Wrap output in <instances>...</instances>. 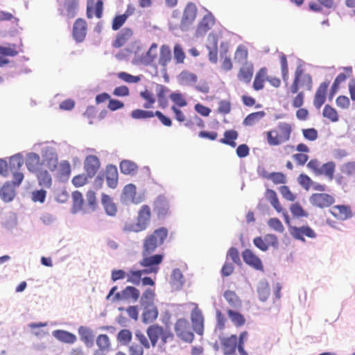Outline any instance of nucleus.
Masks as SVG:
<instances>
[{
    "mask_svg": "<svg viewBox=\"0 0 355 355\" xmlns=\"http://www.w3.org/2000/svg\"><path fill=\"white\" fill-rule=\"evenodd\" d=\"M248 337L247 331H242L239 336L232 334L229 336L220 337V347L224 355H235L236 349L240 355H248L245 350V342Z\"/></svg>",
    "mask_w": 355,
    "mask_h": 355,
    "instance_id": "f257e3e1",
    "label": "nucleus"
},
{
    "mask_svg": "<svg viewBox=\"0 0 355 355\" xmlns=\"http://www.w3.org/2000/svg\"><path fill=\"white\" fill-rule=\"evenodd\" d=\"M293 132L290 123L279 122L273 128L265 132L267 143L270 146H277L288 142Z\"/></svg>",
    "mask_w": 355,
    "mask_h": 355,
    "instance_id": "f03ea898",
    "label": "nucleus"
},
{
    "mask_svg": "<svg viewBox=\"0 0 355 355\" xmlns=\"http://www.w3.org/2000/svg\"><path fill=\"white\" fill-rule=\"evenodd\" d=\"M168 234L166 227H159L147 234L143 240L141 254H152L162 245Z\"/></svg>",
    "mask_w": 355,
    "mask_h": 355,
    "instance_id": "7ed1b4c3",
    "label": "nucleus"
},
{
    "mask_svg": "<svg viewBox=\"0 0 355 355\" xmlns=\"http://www.w3.org/2000/svg\"><path fill=\"white\" fill-rule=\"evenodd\" d=\"M151 218L150 207L147 205H142L138 211L135 223H125L123 231L125 232H139L147 229Z\"/></svg>",
    "mask_w": 355,
    "mask_h": 355,
    "instance_id": "20e7f679",
    "label": "nucleus"
},
{
    "mask_svg": "<svg viewBox=\"0 0 355 355\" xmlns=\"http://www.w3.org/2000/svg\"><path fill=\"white\" fill-rule=\"evenodd\" d=\"M312 87L311 76L305 73L301 66L297 67L295 71L294 80L290 87L289 92L292 94H297L300 88L305 91H310Z\"/></svg>",
    "mask_w": 355,
    "mask_h": 355,
    "instance_id": "39448f33",
    "label": "nucleus"
},
{
    "mask_svg": "<svg viewBox=\"0 0 355 355\" xmlns=\"http://www.w3.org/2000/svg\"><path fill=\"white\" fill-rule=\"evenodd\" d=\"M146 334L153 347L157 345L159 338L161 339L162 345L171 342L174 339V335L170 330H165L163 327L157 324L149 326Z\"/></svg>",
    "mask_w": 355,
    "mask_h": 355,
    "instance_id": "423d86ee",
    "label": "nucleus"
},
{
    "mask_svg": "<svg viewBox=\"0 0 355 355\" xmlns=\"http://www.w3.org/2000/svg\"><path fill=\"white\" fill-rule=\"evenodd\" d=\"M174 331L176 336L185 343H191L194 340V334L191 331L190 323L185 318L177 320L174 324Z\"/></svg>",
    "mask_w": 355,
    "mask_h": 355,
    "instance_id": "0eeeda50",
    "label": "nucleus"
},
{
    "mask_svg": "<svg viewBox=\"0 0 355 355\" xmlns=\"http://www.w3.org/2000/svg\"><path fill=\"white\" fill-rule=\"evenodd\" d=\"M164 255L161 254H142V259L139 261L140 266L147 268V273H157L159 269V266L162 263Z\"/></svg>",
    "mask_w": 355,
    "mask_h": 355,
    "instance_id": "6e6552de",
    "label": "nucleus"
},
{
    "mask_svg": "<svg viewBox=\"0 0 355 355\" xmlns=\"http://www.w3.org/2000/svg\"><path fill=\"white\" fill-rule=\"evenodd\" d=\"M309 201L313 207L324 209L331 207L335 202V198L327 193H315L310 196Z\"/></svg>",
    "mask_w": 355,
    "mask_h": 355,
    "instance_id": "1a4fd4ad",
    "label": "nucleus"
},
{
    "mask_svg": "<svg viewBox=\"0 0 355 355\" xmlns=\"http://www.w3.org/2000/svg\"><path fill=\"white\" fill-rule=\"evenodd\" d=\"M197 15V7L195 3L189 2L187 4L183 16L180 22V27L182 31H187L193 23Z\"/></svg>",
    "mask_w": 355,
    "mask_h": 355,
    "instance_id": "9d476101",
    "label": "nucleus"
},
{
    "mask_svg": "<svg viewBox=\"0 0 355 355\" xmlns=\"http://www.w3.org/2000/svg\"><path fill=\"white\" fill-rule=\"evenodd\" d=\"M191 320L195 332L202 336L204 333V317L202 311L196 306L191 313Z\"/></svg>",
    "mask_w": 355,
    "mask_h": 355,
    "instance_id": "9b49d317",
    "label": "nucleus"
},
{
    "mask_svg": "<svg viewBox=\"0 0 355 355\" xmlns=\"http://www.w3.org/2000/svg\"><path fill=\"white\" fill-rule=\"evenodd\" d=\"M87 24L86 21L82 18H78L73 26L72 35L76 42H82L87 35Z\"/></svg>",
    "mask_w": 355,
    "mask_h": 355,
    "instance_id": "f8f14e48",
    "label": "nucleus"
},
{
    "mask_svg": "<svg viewBox=\"0 0 355 355\" xmlns=\"http://www.w3.org/2000/svg\"><path fill=\"white\" fill-rule=\"evenodd\" d=\"M290 234L296 239L304 241V236L313 239L316 237V234L309 226H302L300 227L290 226Z\"/></svg>",
    "mask_w": 355,
    "mask_h": 355,
    "instance_id": "ddd939ff",
    "label": "nucleus"
},
{
    "mask_svg": "<svg viewBox=\"0 0 355 355\" xmlns=\"http://www.w3.org/2000/svg\"><path fill=\"white\" fill-rule=\"evenodd\" d=\"M153 210L159 218H164L169 214L168 200L164 196H158L153 202Z\"/></svg>",
    "mask_w": 355,
    "mask_h": 355,
    "instance_id": "4468645a",
    "label": "nucleus"
},
{
    "mask_svg": "<svg viewBox=\"0 0 355 355\" xmlns=\"http://www.w3.org/2000/svg\"><path fill=\"white\" fill-rule=\"evenodd\" d=\"M330 214L338 220H345L352 216L351 207L348 205H338L331 207Z\"/></svg>",
    "mask_w": 355,
    "mask_h": 355,
    "instance_id": "2eb2a0df",
    "label": "nucleus"
},
{
    "mask_svg": "<svg viewBox=\"0 0 355 355\" xmlns=\"http://www.w3.org/2000/svg\"><path fill=\"white\" fill-rule=\"evenodd\" d=\"M244 262L257 270H263L261 259L250 249H245L242 252Z\"/></svg>",
    "mask_w": 355,
    "mask_h": 355,
    "instance_id": "dca6fc26",
    "label": "nucleus"
},
{
    "mask_svg": "<svg viewBox=\"0 0 355 355\" xmlns=\"http://www.w3.org/2000/svg\"><path fill=\"white\" fill-rule=\"evenodd\" d=\"M214 23L215 19L211 13L205 15L198 25L196 36L198 37L204 36L214 26Z\"/></svg>",
    "mask_w": 355,
    "mask_h": 355,
    "instance_id": "f3484780",
    "label": "nucleus"
},
{
    "mask_svg": "<svg viewBox=\"0 0 355 355\" xmlns=\"http://www.w3.org/2000/svg\"><path fill=\"white\" fill-rule=\"evenodd\" d=\"M101 164L98 158L95 155H88L84 162V168L89 178H93L100 168Z\"/></svg>",
    "mask_w": 355,
    "mask_h": 355,
    "instance_id": "a211bd4d",
    "label": "nucleus"
},
{
    "mask_svg": "<svg viewBox=\"0 0 355 355\" xmlns=\"http://www.w3.org/2000/svg\"><path fill=\"white\" fill-rule=\"evenodd\" d=\"M329 85V82L324 81L318 87L313 98V105L317 109H320L325 103Z\"/></svg>",
    "mask_w": 355,
    "mask_h": 355,
    "instance_id": "6ab92c4d",
    "label": "nucleus"
},
{
    "mask_svg": "<svg viewBox=\"0 0 355 355\" xmlns=\"http://www.w3.org/2000/svg\"><path fill=\"white\" fill-rule=\"evenodd\" d=\"M296 150L299 153L294 154L293 159L297 164L304 166L309 159V157L307 154L310 152V149L305 144L300 143L296 146Z\"/></svg>",
    "mask_w": 355,
    "mask_h": 355,
    "instance_id": "aec40b11",
    "label": "nucleus"
},
{
    "mask_svg": "<svg viewBox=\"0 0 355 355\" xmlns=\"http://www.w3.org/2000/svg\"><path fill=\"white\" fill-rule=\"evenodd\" d=\"M137 188L133 184L125 185L122 192V199L125 202H130L133 204H139L141 200L137 198Z\"/></svg>",
    "mask_w": 355,
    "mask_h": 355,
    "instance_id": "412c9836",
    "label": "nucleus"
},
{
    "mask_svg": "<svg viewBox=\"0 0 355 355\" xmlns=\"http://www.w3.org/2000/svg\"><path fill=\"white\" fill-rule=\"evenodd\" d=\"M133 35V31L130 28H123L116 37L113 46L120 48L124 46Z\"/></svg>",
    "mask_w": 355,
    "mask_h": 355,
    "instance_id": "4be33fe9",
    "label": "nucleus"
},
{
    "mask_svg": "<svg viewBox=\"0 0 355 355\" xmlns=\"http://www.w3.org/2000/svg\"><path fill=\"white\" fill-rule=\"evenodd\" d=\"M52 335L59 341L67 343L73 344L77 340V337L75 334L62 329L54 330Z\"/></svg>",
    "mask_w": 355,
    "mask_h": 355,
    "instance_id": "5701e85b",
    "label": "nucleus"
},
{
    "mask_svg": "<svg viewBox=\"0 0 355 355\" xmlns=\"http://www.w3.org/2000/svg\"><path fill=\"white\" fill-rule=\"evenodd\" d=\"M105 178L107 186L112 189L116 187L118 184V171L114 165H109L106 167Z\"/></svg>",
    "mask_w": 355,
    "mask_h": 355,
    "instance_id": "b1692460",
    "label": "nucleus"
},
{
    "mask_svg": "<svg viewBox=\"0 0 355 355\" xmlns=\"http://www.w3.org/2000/svg\"><path fill=\"white\" fill-rule=\"evenodd\" d=\"M142 320L144 323H151L158 317V309L155 305L144 306Z\"/></svg>",
    "mask_w": 355,
    "mask_h": 355,
    "instance_id": "393cba45",
    "label": "nucleus"
},
{
    "mask_svg": "<svg viewBox=\"0 0 355 355\" xmlns=\"http://www.w3.org/2000/svg\"><path fill=\"white\" fill-rule=\"evenodd\" d=\"M254 73L253 65L250 63H245L239 70L238 73V78L245 82L250 83Z\"/></svg>",
    "mask_w": 355,
    "mask_h": 355,
    "instance_id": "a878e982",
    "label": "nucleus"
},
{
    "mask_svg": "<svg viewBox=\"0 0 355 355\" xmlns=\"http://www.w3.org/2000/svg\"><path fill=\"white\" fill-rule=\"evenodd\" d=\"M101 203L107 215L111 216L116 215L117 212V207L110 196L105 193H103L101 196Z\"/></svg>",
    "mask_w": 355,
    "mask_h": 355,
    "instance_id": "bb28decb",
    "label": "nucleus"
},
{
    "mask_svg": "<svg viewBox=\"0 0 355 355\" xmlns=\"http://www.w3.org/2000/svg\"><path fill=\"white\" fill-rule=\"evenodd\" d=\"M71 173V165L68 161L61 162L57 166V176L61 181H66Z\"/></svg>",
    "mask_w": 355,
    "mask_h": 355,
    "instance_id": "cd10ccee",
    "label": "nucleus"
},
{
    "mask_svg": "<svg viewBox=\"0 0 355 355\" xmlns=\"http://www.w3.org/2000/svg\"><path fill=\"white\" fill-rule=\"evenodd\" d=\"M264 196L278 213L283 211V208L279 202L277 195L274 190L267 189L265 191Z\"/></svg>",
    "mask_w": 355,
    "mask_h": 355,
    "instance_id": "c85d7f7f",
    "label": "nucleus"
},
{
    "mask_svg": "<svg viewBox=\"0 0 355 355\" xmlns=\"http://www.w3.org/2000/svg\"><path fill=\"white\" fill-rule=\"evenodd\" d=\"M227 314L235 327H241L245 324L246 320L244 315L239 311L228 309L227 311Z\"/></svg>",
    "mask_w": 355,
    "mask_h": 355,
    "instance_id": "c756f323",
    "label": "nucleus"
},
{
    "mask_svg": "<svg viewBox=\"0 0 355 355\" xmlns=\"http://www.w3.org/2000/svg\"><path fill=\"white\" fill-rule=\"evenodd\" d=\"M120 170L123 174L133 175L138 171V166L132 161L123 160L120 163Z\"/></svg>",
    "mask_w": 355,
    "mask_h": 355,
    "instance_id": "7c9ffc66",
    "label": "nucleus"
},
{
    "mask_svg": "<svg viewBox=\"0 0 355 355\" xmlns=\"http://www.w3.org/2000/svg\"><path fill=\"white\" fill-rule=\"evenodd\" d=\"M267 69L263 67L259 70L256 73L254 82L253 88L254 90L259 91L264 87V83L266 80Z\"/></svg>",
    "mask_w": 355,
    "mask_h": 355,
    "instance_id": "2f4dec72",
    "label": "nucleus"
},
{
    "mask_svg": "<svg viewBox=\"0 0 355 355\" xmlns=\"http://www.w3.org/2000/svg\"><path fill=\"white\" fill-rule=\"evenodd\" d=\"M223 296L232 308L239 309L241 306V300L234 291H226Z\"/></svg>",
    "mask_w": 355,
    "mask_h": 355,
    "instance_id": "473e14b6",
    "label": "nucleus"
},
{
    "mask_svg": "<svg viewBox=\"0 0 355 355\" xmlns=\"http://www.w3.org/2000/svg\"><path fill=\"white\" fill-rule=\"evenodd\" d=\"M239 134L237 131L234 130H228L224 132V137L220 139L219 141L223 144L230 146L232 148L236 147Z\"/></svg>",
    "mask_w": 355,
    "mask_h": 355,
    "instance_id": "72a5a7b5",
    "label": "nucleus"
},
{
    "mask_svg": "<svg viewBox=\"0 0 355 355\" xmlns=\"http://www.w3.org/2000/svg\"><path fill=\"white\" fill-rule=\"evenodd\" d=\"M26 165L31 172H37L40 165V156L34 153L28 154L26 160Z\"/></svg>",
    "mask_w": 355,
    "mask_h": 355,
    "instance_id": "f704fd0d",
    "label": "nucleus"
},
{
    "mask_svg": "<svg viewBox=\"0 0 355 355\" xmlns=\"http://www.w3.org/2000/svg\"><path fill=\"white\" fill-rule=\"evenodd\" d=\"M78 334L80 340L87 345L91 346L94 342V334L92 331L87 327L81 326L78 328Z\"/></svg>",
    "mask_w": 355,
    "mask_h": 355,
    "instance_id": "c9c22d12",
    "label": "nucleus"
},
{
    "mask_svg": "<svg viewBox=\"0 0 355 355\" xmlns=\"http://www.w3.org/2000/svg\"><path fill=\"white\" fill-rule=\"evenodd\" d=\"M36 176L40 186L46 189L51 187L52 178L47 171H38Z\"/></svg>",
    "mask_w": 355,
    "mask_h": 355,
    "instance_id": "e433bc0d",
    "label": "nucleus"
},
{
    "mask_svg": "<svg viewBox=\"0 0 355 355\" xmlns=\"http://www.w3.org/2000/svg\"><path fill=\"white\" fill-rule=\"evenodd\" d=\"M169 89L164 85H157L156 87V96L159 105L162 107H165L167 104L166 95Z\"/></svg>",
    "mask_w": 355,
    "mask_h": 355,
    "instance_id": "4c0bfd02",
    "label": "nucleus"
},
{
    "mask_svg": "<svg viewBox=\"0 0 355 355\" xmlns=\"http://www.w3.org/2000/svg\"><path fill=\"white\" fill-rule=\"evenodd\" d=\"M171 60V51L168 45L164 44L160 47L159 63L166 67Z\"/></svg>",
    "mask_w": 355,
    "mask_h": 355,
    "instance_id": "58836bf2",
    "label": "nucleus"
},
{
    "mask_svg": "<svg viewBox=\"0 0 355 355\" xmlns=\"http://www.w3.org/2000/svg\"><path fill=\"white\" fill-rule=\"evenodd\" d=\"M140 96L145 101V103L143 105V107L145 109H150L153 107V105L156 101V98L151 91L146 89L144 91L140 92Z\"/></svg>",
    "mask_w": 355,
    "mask_h": 355,
    "instance_id": "ea45409f",
    "label": "nucleus"
},
{
    "mask_svg": "<svg viewBox=\"0 0 355 355\" xmlns=\"http://www.w3.org/2000/svg\"><path fill=\"white\" fill-rule=\"evenodd\" d=\"M208 40L211 42L212 50L209 51V60L213 63L217 62V53H218V40L215 34L210 33L208 36Z\"/></svg>",
    "mask_w": 355,
    "mask_h": 355,
    "instance_id": "a19ab883",
    "label": "nucleus"
},
{
    "mask_svg": "<svg viewBox=\"0 0 355 355\" xmlns=\"http://www.w3.org/2000/svg\"><path fill=\"white\" fill-rule=\"evenodd\" d=\"M15 196V191L12 185L6 184L1 189L0 196L3 201L10 202L13 200Z\"/></svg>",
    "mask_w": 355,
    "mask_h": 355,
    "instance_id": "79ce46f5",
    "label": "nucleus"
},
{
    "mask_svg": "<svg viewBox=\"0 0 355 355\" xmlns=\"http://www.w3.org/2000/svg\"><path fill=\"white\" fill-rule=\"evenodd\" d=\"M179 79L181 84L185 85H193L198 81L197 76L189 71H182L179 76Z\"/></svg>",
    "mask_w": 355,
    "mask_h": 355,
    "instance_id": "37998d69",
    "label": "nucleus"
},
{
    "mask_svg": "<svg viewBox=\"0 0 355 355\" xmlns=\"http://www.w3.org/2000/svg\"><path fill=\"white\" fill-rule=\"evenodd\" d=\"M322 115L330 121L335 123L338 121L339 115L336 110L329 105H326L322 111Z\"/></svg>",
    "mask_w": 355,
    "mask_h": 355,
    "instance_id": "c03bdc74",
    "label": "nucleus"
},
{
    "mask_svg": "<svg viewBox=\"0 0 355 355\" xmlns=\"http://www.w3.org/2000/svg\"><path fill=\"white\" fill-rule=\"evenodd\" d=\"M336 165L333 162L324 164L319 171V175H324L329 180H332L334 176Z\"/></svg>",
    "mask_w": 355,
    "mask_h": 355,
    "instance_id": "a18cd8bd",
    "label": "nucleus"
},
{
    "mask_svg": "<svg viewBox=\"0 0 355 355\" xmlns=\"http://www.w3.org/2000/svg\"><path fill=\"white\" fill-rule=\"evenodd\" d=\"M78 5V0H64V8L66 10V15L69 18H73L76 15V10Z\"/></svg>",
    "mask_w": 355,
    "mask_h": 355,
    "instance_id": "49530a36",
    "label": "nucleus"
},
{
    "mask_svg": "<svg viewBox=\"0 0 355 355\" xmlns=\"http://www.w3.org/2000/svg\"><path fill=\"white\" fill-rule=\"evenodd\" d=\"M146 273H147L146 270H130L129 273L127 274V282L135 285H139L140 284L142 275Z\"/></svg>",
    "mask_w": 355,
    "mask_h": 355,
    "instance_id": "de8ad7c7",
    "label": "nucleus"
},
{
    "mask_svg": "<svg viewBox=\"0 0 355 355\" xmlns=\"http://www.w3.org/2000/svg\"><path fill=\"white\" fill-rule=\"evenodd\" d=\"M155 297V291L151 288L146 289L141 297V305L150 306L154 304V298Z\"/></svg>",
    "mask_w": 355,
    "mask_h": 355,
    "instance_id": "09e8293b",
    "label": "nucleus"
},
{
    "mask_svg": "<svg viewBox=\"0 0 355 355\" xmlns=\"http://www.w3.org/2000/svg\"><path fill=\"white\" fill-rule=\"evenodd\" d=\"M155 112L151 110H144L136 109L132 111L130 115L135 119H146L154 117Z\"/></svg>",
    "mask_w": 355,
    "mask_h": 355,
    "instance_id": "8fccbe9b",
    "label": "nucleus"
},
{
    "mask_svg": "<svg viewBox=\"0 0 355 355\" xmlns=\"http://www.w3.org/2000/svg\"><path fill=\"white\" fill-rule=\"evenodd\" d=\"M8 164L10 172L17 171L23 166L24 159L20 155H15L10 157Z\"/></svg>",
    "mask_w": 355,
    "mask_h": 355,
    "instance_id": "3c124183",
    "label": "nucleus"
},
{
    "mask_svg": "<svg viewBox=\"0 0 355 355\" xmlns=\"http://www.w3.org/2000/svg\"><path fill=\"white\" fill-rule=\"evenodd\" d=\"M248 51L246 48L242 45L237 47L234 53V60L239 63H247Z\"/></svg>",
    "mask_w": 355,
    "mask_h": 355,
    "instance_id": "603ef678",
    "label": "nucleus"
},
{
    "mask_svg": "<svg viewBox=\"0 0 355 355\" xmlns=\"http://www.w3.org/2000/svg\"><path fill=\"white\" fill-rule=\"evenodd\" d=\"M123 295H125L126 300L132 299L137 301L139 297L140 292L135 287L128 286L123 290Z\"/></svg>",
    "mask_w": 355,
    "mask_h": 355,
    "instance_id": "864d4df0",
    "label": "nucleus"
},
{
    "mask_svg": "<svg viewBox=\"0 0 355 355\" xmlns=\"http://www.w3.org/2000/svg\"><path fill=\"white\" fill-rule=\"evenodd\" d=\"M264 112L262 111L253 112L248 115L243 121V124L245 125H253L258 121L262 119L264 116Z\"/></svg>",
    "mask_w": 355,
    "mask_h": 355,
    "instance_id": "5fc2aeb1",
    "label": "nucleus"
},
{
    "mask_svg": "<svg viewBox=\"0 0 355 355\" xmlns=\"http://www.w3.org/2000/svg\"><path fill=\"white\" fill-rule=\"evenodd\" d=\"M132 337V332L129 329H124L119 332L117 340L121 344L127 345L130 343Z\"/></svg>",
    "mask_w": 355,
    "mask_h": 355,
    "instance_id": "6e6d98bb",
    "label": "nucleus"
},
{
    "mask_svg": "<svg viewBox=\"0 0 355 355\" xmlns=\"http://www.w3.org/2000/svg\"><path fill=\"white\" fill-rule=\"evenodd\" d=\"M174 60L176 64H182L186 58L185 53L180 44H175L173 47Z\"/></svg>",
    "mask_w": 355,
    "mask_h": 355,
    "instance_id": "4d7b16f0",
    "label": "nucleus"
},
{
    "mask_svg": "<svg viewBox=\"0 0 355 355\" xmlns=\"http://www.w3.org/2000/svg\"><path fill=\"white\" fill-rule=\"evenodd\" d=\"M266 178L270 180L275 184H284L286 182V175L282 172H272L269 173Z\"/></svg>",
    "mask_w": 355,
    "mask_h": 355,
    "instance_id": "13d9d810",
    "label": "nucleus"
},
{
    "mask_svg": "<svg viewBox=\"0 0 355 355\" xmlns=\"http://www.w3.org/2000/svg\"><path fill=\"white\" fill-rule=\"evenodd\" d=\"M171 100L175 103V106L185 107L187 105V101L183 95L179 92H173L170 94Z\"/></svg>",
    "mask_w": 355,
    "mask_h": 355,
    "instance_id": "bf43d9fd",
    "label": "nucleus"
},
{
    "mask_svg": "<svg viewBox=\"0 0 355 355\" xmlns=\"http://www.w3.org/2000/svg\"><path fill=\"white\" fill-rule=\"evenodd\" d=\"M73 206L76 211L80 210L84 204V200L82 193L78 191L72 193Z\"/></svg>",
    "mask_w": 355,
    "mask_h": 355,
    "instance_id": "052dcab7",
    "label": "nucleus"
},
{
    "mask_svg": "<svg viewBox=\"0 0 355 355\" xmlns=\"http://www.w3.org/2000/svg\"><path fill=\"white\" fill-rule=\"evenodd\" d=\"M96 345L98 349L107 350L110 346L109 337L106 334H100L96 338Z\"/></svg>",
    "mask_w": 355,
    "mask_h": 355,
    "instance_id": "680f3d73",
    "label": "nucleus"
},
{
    "mask_svg": "<svg viewBox=\"0 0 355 355\" xmlns=\"http://www.w3.org/2000/svg\"><path fill=\"white\" fill-rule=\"evenodd\" d=\"M291 212L293 216L297 218L307 217L308 213L304 210L299 203L291 205L290 207Z\"/></svg>",
    "mask_w": 355,
    "mask_h": 355,
    "instance_id": "e2e57ef3",
    "label": "nucleus"
},
{
    "mask_svg": "<svg viewBox=\"0 0 355 355\" xmlns=\"http://www.w3.org/2000/svg\"><path fill=\"white\" fill-rule=\"evenodd\" d=\"M343 72L339 73L337 76L334 82L338 85H340L342 83L345 82L347 80V78H349L352 74V68L351 67H345L343 69Z\"/></svg>",
    "mask_w": 355,
    "mask_h": 355,
    "instance_id": "0e129e2a",
    "label": "nucleus"
},
{
    "mask_svg": "<svg viewBox=\"0 0 355 355\" xmlns=\"http://www.w3.org/2000/svg\"><path fill=\"white\" fill-rule=\"evenodd\" d=\"M281 70L282 73V78L284 81L288 80V67L286 56L284 54H282L279 58Z\"/></svg>",
    "mask_w": 355,
    "mask_h": 355,
    "instance_id": "69168bd1",
    "label": "nucleus"
},
{
    "mask_svg": "<svg viewBox=\"0 0 355 355\" xmlns=\"http://www.w3.org/2000/svg\"><path fill=\"white\" fill-rule=\"evenodd\" d=\"M127 19L128 18L123 14L115 16L112 20V30L117 31L121 28L125 23Z\"/></svg>",
    "mask_w": 355,
    "mask_h": 355,
    "instance_id": "338daca9",
    "label": "nucleus"
},
{
    "mask_svg": "<svg viewBox=\"0 0 355 355\" xmlns=\"http://www.w3.org/2000/svg\"><path fill=\"white\" fill-rule=\"evenodd\" d=\"M268 226L272 230L278 232H283L284 231V225L277 218H271L268 221Z\"/></svg>",
    "mask_w": 355,
    "mask_h": 355,
    "instance_id": "774afa93",
    "label": "nucleus"
}]
</instances>
